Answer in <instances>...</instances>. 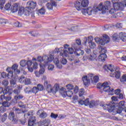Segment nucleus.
I'll return each mask as SVG.
<instances>
[{
  "label": "nucleus",
  "mask_w": 126,
  "mask_h": 126,
  "mask_svg": "<svg viewBox=\"0 0 126 126\" xmlns=\"http://www.w3.org/2000/svg\"><path fill=\"white\" fill-rule=\"evenodd\" d=\"M32 93H34V94H36V93H38V92H39V91L38 90L37 87H34L32 88Z\"/></svg>",
  "instance_id": "obj_44"
},
{
  "label": "nucleus",
  "mask_w": 126,
  "mask_h": 126,
  "mask_svg": "<svg viewBox=\"0 0 126 126\" xmlns=\"http://www.w3.org/2000/svg\"><path fill=\"white\" fill-rule=\"evenodd\" d=\"M73 52H74V50H73V48H69L68 49V50L66 49H64L63 47H61L60 48H56L54 51V54H58V53H60V55L62 57H68V54H70V55H72L73 54Z\"/></svg>",
  "instance_id": "obj_3"
},
{
  "label": "nucleus",
  "mask_w": 126,
  "mask_h": 126,
  "mask_svg": "<svg viewBox=\"0 0 126 126\" xmlns=\"http://www.w3.org/2000/svg\"><path fill=\"white\" fill-rule=\"evenodd\" d=\"M6 71H8V74L7 75L8 78H12V76H13V71L10 70V67H8L6 69Z\"/></svg>",
  "instance_id": "obj_21"
},
{
  "label": "nucleus",
  "mask_w": 126,
  "mask_h": 126,
  "mask_svg": "<svg viewBox=\"0 0 126 126\" xmlns=\"http://www.w3.org/2000/svg\"><path fill=\"white\" fill-rule=\"evenodd\" d=\"M58 117H59V115L55 114L54 113H51V114L50 115V117L52 119H54L55 120H56V119H57V118H58Z\"/></svg>",
  "instance_id": "obj_47"
},
{
  "label": "nucleus",
  "mask_w": 126,
  "mask_h": 126,
  "mask_svg": "<svg viewBox=\"0 0 126 126\" xmlns=\"http://www.w3.org/2000/svg\"><path fill=\"white\" fill-rule=\"evenodd\" d=\"M118 1H119V0H112L115 9L123 10L125 8V4L123 3V1L119 3Z\"/></svg>",
  "instance_id": "obj_9"
},
{
  "label": "nucleus",
  "mask_w": 126,
  "mask_h": 126,
  "mask_svg": "<svg viewBox=\"0 0 126 126\" xmlns=\"http://www.w3.org/2000/svg\"><path fill=\"white\" fill-rule=\"evenodd\" d=\"M47 117H48V114L45 112H41L39 115V117L41 119H45V118H47Z\"/></svg>",
  "instance_id": "obj_36"
},
{
  "label": "nucleus",
  "mask_w": 126,
  "mask_h": 126,
  "mask_svg": "<svg viewBox=\"0 0 126 126\" xmlns=\"http://www.w3.org/2000/svg\"><path fill=\"white\" fill-rule=\"evenodd\" d=\"M97 88L98 89H103L104 92H114V89L111 88L109 86V83L107 82H104L102 84H97Z\"/></svg>",
  "instance_id": "obj_5"
},
{
  "label": "nucleus",
  "mask_w": 126,
  "mask_h": 126,
  "mask_svg": "<svg viewBox=\"0 0 126 126\" xmlns=\"http://www.w3.org/2000/svg\"><path fill=\"white\" fill-rule=\"evenodd\" d=\"M17 101H18V100H17L16 99H15V96H14V99H12L10 103V105H14L15 104H16L17 103Z\"/></svg>",
  "instance_id": "obj_46"
},
{
  "label": "nucleus",
  "mask_w": 126,
  "mask_h": 126,
  "mask_svg": "<svg viewBox=\"0 0 126 126\" xmlns=\"http://www.w3.org/2000/svg\"><path fill=\"white\" fill-rule=\"evenodd\" d=\"M46 11H45V9H44L43 7L41 8L39 10H38V12L40 13V14H45V12Z\"/></svg>",
  "instance_id": "obj_54"
},
{
  "label": "nucleus",
  "mask_w": 126,
  "mask_h": 126,
  "mask_svg": "<svg viewBox=\"0 0 126 126\" xmlns=\"http://www.w3.org/2000/svg\"><path fill=\"white\" fill-rule=\"evenodd\" d=\"M79 90V88L77 86H75V88H74V90H72L73 92H74V93L75 94H76L78 92V90Z\"/></svg>",
  "instance_id": "obj_56"
},
{
  "label": "nucleus",
  "mask_w": 126,
  "mask_h": 126,
  "mask_svg": "<svg viewBox=\"0 0 126 126\" xmlns=\"http://www.w3.org/2000/svg\"><path fill=\"white\" fill-rule=\"evenodd\" d=\"M19 3H14L13 4L11 8V10L13 13H14V12H16L17 10H18V9L19 8Z\"/></svg>",
  "instance_id": "obj_20"
},
{
  "label": "nucleus",
  "mask_w": 126,
  "mask_h": 126,
  "mask_svg": "<svg viewBox=\"0 0 126 126\" xmlns=\"http://www.w3.org/2000/svg\"><path fill=\"white\" fill-rule=\"evenodd\" d=\"M7 119V114L4 113L2 116H1V122L2 123H4L5 121H6Z\"/></svg>",
  "instance_id": "obj_37"
},
{
  "label": "nucleus",
  "mask_w": 126,
  "mask_h": 126,
  "mask_svg": "<svg viewBox=\"0 0 126 126\" xmlns=\"http://www.w3.org/2000/svg\"><path fill=\"white\" fill-rule=\"evenodd\" d=\"M74 6L78 11L81 10V3L79 1H76L74 2Z\"/></svg>",
  "instance_id": "obj_24"
},
{
  "label": "nucleus",
  "mask_w": 126,
  "mask_h": 126,
  "mask_svg": "<svg viewBox=\"0 0 126 126\" xmlns=\"http://www.w3.org/2000/svg\"><path fill=\"white\" fill-rule=\"evenodd\" d=\"M10 84L12 87H17L18 85L16 84V81L13 79H11L10 81Z\"/></svg>",
  "instance_id": "obj_32"
},
{
  "label": "nucleus",
  "mask_w": 126,
  "mask_h": 126,
  "mask_svg": "<svg viewBox=\"0 0 126 126\" xmlns=\"http://www.w3.org/2000/svg\"><path fill=\"white\" fill-rule=\"evenodd\" d=\"M72 47L75 50L74 55H75L76 57H80V56H83V54H84V51L79 49V45H78V44H77L74 42L72 43Z\"/></svg>",
  "instance_id": "obj_8"
},
{
  "label": "nucleus",
  "mask_w": 126,
  "mask_h": 126,
  "mask_svg": "<svg viewBox=\"0 0 126 126\" xmlns=\"http://www.w3.org/2000/svg\"><path fill=\"white\" fill-rule=\"evenodd\" d=\"M18 106L20 108H22V109H25V108H26V105L24 104L22 101L19 102Z\"/></svg>",
  "instance_id": "obj_38"
},
{
  "label": "nucleus",
  "mask_w": 126,
  "mask_h": 126,
  "mask_svg": "<svg viewBox=\"0 0 126 126\" xmlns=\"http://www.w3.org/2000/svg\"><path fill=\"white\" fill-rule=\"evenodd\" d=\"M122 112H123V107L120 106L119 107L117 110V113L118 114H121V113H122Z\"/></svg>",
  "instance_id": "obj_59"
},
{
  "label": "nucleus",
  "mask_w": 126,
  "mask_h": 126,
  "mask_svg": "<svg viewBox=\"0 0 126 126\" xmlns=\"http://www.w3.org/2000/svg\"><path fill=\"white\" fill-rule=\"evenodd\" d=\"M120 77H121V72L117 71L115 72V78H117V79H120Z\"/></svg>",
  "instance_id": "obj_45"
},
{
  "label": "nucleus",
  "mask_w": 126,
  "mask_h": 126,
  "mask_svg": "<svg viewBox=\"0 0 126 126\" xmlns=\"http://www.w3.org/2000/svg\"><path fill=\"white\" fill-rule=\"evenodd\" d=\"M24 91L25 92V93L26 94H28L31 93V88L30 87H26L25 89H24Z\"/></svg>",
  "instance_id": "obj_39"
},
{
  "label": "nucleus",
  "mask_w": 126,
  "mask_h": 126,
  "mask_svg": "<svg viewBox=\"0 0 126 126\" xmlns=\"http://www.w3.org/2000/svg\"><path fill=\"white\" fill-rule=\"evenodd\" d=\"M6 111V108L3 106L0 107V113H4Z\"/></svg>",
  "instance_id": "obj_58"
},
{
  "label": "nucleus",
  "mask_w": 126,
  "mask_h": 126,
  "mask_svg": "<svg viewBox=\"0 0 126 126\" xmlns=\"http://www.w3.org/2000/svg\"><path fill=\"white\" fill-rule=\"evenodd\" d=\"M103 69L106 71L109 70L111 72H113L115 71V70H116V69L112 66V64H109L108 66H107V65H105L103 66Z\"/></svg>",
  "instance_id": "obj_19"
},
{
  "label": "nucleus",
  "mask_w": 126,
  "mask_h": 126,
  "mask_svg": "<svg viewBox=\"0 0 126 126\" xmlns=\"http://www.w3.org/2000/svg\"><path fill=\"white\" fill-rule=\"evenodd\" d=\"M11 121H12V124H16L18 123V120L16 118H14Z\"/></svg>",
  "instance_id": "obj_60"
},
{
  "label": "nucleus",
  "mask_w": 126,
  "mask_h": 126,
  "mask_svg": "<svg viewBox=\"0 0 126 126\" xmlns=\"http://www.w3.org/2000/svg\"><path fill=\"white\" fill-rule=\"evenodd\" d=\"M15 117V115L14 114V112L13 111H11L9 113L8 115V119L10 121L12 120L13 119H14V117Z\"/></svg>",
  "instance_id": "obj_34"
},
{
  "label": "nucleus",
  "mask_w": 126,
  "mask_h": 126,
  "mask_svg": "<svg viewBox=\"0 0 126 126\" xmlns=\"http://www.w3.org/2000/svg\"><path fill=\"white\" fill-rule=\"evenodd\" d=\"M85 51L88 55H89V54H91V49L90 48H85Z\"/></svg>",
  "instance_id": "obj_64"
},
{
  "label": "nucleus",
  "mask_w": 126,
  "mask_h": 126,
  "mask_svg": "<svg viewBox=\"0 0 126 126\" xmlns=\"http://www.w3.org/2000/svg\"><path fill=\"white\" fill-rule=\"evenodd\" d=\"M99 106L100 107H103L104 110H108L109 113H112V112H115V107L114 104H111V103H109V104L106 105V106H105L104 102H101L99 103Z\"/></svg>",
  "instance_id": "obj_10"
},
{
  "label": "nucleus",
  "mask_w": 126,
  "mask_h": 126,
  "mask_svg": "<svg viewBox=\"0 0 126 126\" xmlns=\"http://www.w3.org/2000/svg\"><path fill=\"white\" fill-rule=\"evenodd\" d=\"M88 4H89V1L88 0H83L82 1L81 5L83 7L88 6Z\"/></svg>",
  "instance_id": "obj_30"
},
{
  "label": "nucleus",
  "mask_w": 126,
  "mask_h": 126,
  "mask_svg": "<svg viewBox=\"0 0 126 126\" xmlns=\"http://www.w3.org/2000/svg\"><path fill=\"white\" fill-rule=\"evenodd\" d=\"M57 5H58L57 2L54 0H51L50 3H47L46 4V6L49 10H53V7H56Z\"/></svg>",
  "instance_id": "obj_14"
},
{
  "label": "nucleus",
  "mask_w": 126,
  "mask_h": 126,
  "mask_svg": "<svg viewBox=\"0 0 126 126\" xmlns=\"http://www.w3.org/2000/svg\"><path fill=\"white\" fill-rule=\"evenodd\" d=\"M93 82L94 81V82L95 83H97V82H98V81H99V76H94L93 77Z\"/></svg>",
  "instance_id": "obj_50"
},
{
  "label": "nucleus",
  "mask_w": 126,
  "mask_h": 126,
  "mask_svg": "<svg viewBox=\"0 0 126 126\" xmlns=\"http://www.w3.org/2000/svg\"><path fill=\"white\" fill-rule=\"evenodd\" d=\"M44 86L46 87L47 91L48 93H53V94H56L59 90H60V86L58 84H56L54 86V88L53 89L52 85L49 84L48 81L45 80L44 83Z\"/></svg>",
  "instance_id": "obj_4"
},
{
  "label": "nucleus",
  "mask_w": 126,
  "mask_h": 126,
  "mask_svg": "<svg viewBox=\"0 0 126 126\" xmlns=\"http://www.w3.org/2000/svg\"><path fill=\"white\" fill-rule=\"evenodd\" d=\"M120 38L123 41L126 42V34L125 32H120L119 34Z\"/></svg>",
  "instance_id": "obj_25"
},
{
  "label": "nucleus",
  "mask_w": 126,
  "mask_h": 126,
  "mask_svg": "<svg viewBox=\"0 0 126 126\" xmlns=\"http://www.w3.org/2000/svg\"><path fill=\"white\" fill-rule=\"evenodd\" d=\"M17 67H18V65L16 64H14L11 68H10V69L12 71H14L17 69Z\"/></svg>",
  "instance_id": "obj_42"
},
{
  "label": "nucleus",
  "mask_w": 126,
  "mask_h": 126,
  "mask_svg": "<svg viewBox=\"0 0 126 126\" xmlns=\"http://www.w3.org/2000/svg\"><path fill=\"white\" fill-rule=\"evenodd\" d=\"M116 10H118L117 9H115V7L114 8H112L109 10V13H111V14H114L116 12Z\"/></svg>",
  "instance_id": "obj_61"
},
{
  "label": "nucleus",
  "mask_w": 126,
  "mask_h": 126,
  "mask_svg": "<svg viewBox=\"0 0 126 126\" xmlns=\"http://www.w3.org/2000/svg\"><path fill=\"white\" fill-rule=\"evenodd\" d=\"M4 3H5V1L4 0H0V9L3 8Z\"/></svg>",
  "instance_id": "obj_40"
},
{
  "label": "nucleus",
  "mask_w": 126,
  "mask_h": 126,
  "mask_svg": "<svg viewBox=\"0 0 126 126\" xmlns=\"http://www.w3.org/2000/svg\"><path fill=\"white\" fill-rule=\"evenodd\" d=\"M37 88L38 91H43V90H44V86L41 85V84L37 85Z\"/></svg>",
  "instance_id": "obj_41"
},
{
  "label": "nucleus",
  "mask_w": 126,
  "mask_h": 126,
  "mask_svg": "<svg viewBox=\"0 0 126 126\" xmlns=\"http://www.w3.org/2000/svg\"><path fill=\"white\" fill-rule=\"evenodd\" d=\"M31 83V80L29 78H27L25 80V85H29Z\"/></svg>",
  "instance_id": "obj_49"
},
{
  "label": "nucleus",
  "mask_w": 126,
  "mask_h": 126,
  "mask_svg": "<svg viewBox=\"0 0 126 126\" xmlns=\"http://www.w3.org/2000/svg\"><path fill=\"white\" fill-rule=\"evenodd\" d=\"M10 6H11L10 4L9 3H8L5 4L4 6V9L5 10H9V9H10Z\"/></svg>",
  "instance_id": "obj_51"
},
{
  "label": "nucleus",
  "mask_w": 126,
  "mask_h": 126,
  "mask_svg": "<svg viewBox=\"0 0 126 126\" xmlns=\"http://www.w3.org/2000/svg\"><path fill=\"white\" fill-rule=\"evenodd\" d=\"M54 68H55V66H54V65L52 64H50L48 65V69L49 70H53Z\"/></svg>",
  "instance_id": "obj_57"
},
{
  "label": "nucleus",
  "mask_w": 126,
  "mask_h": 126,
  "mask_svg": "<svg viewBox=\"0 0 126 126\" xmlns=\"http://www.w3.org/2000/svg\"><path fill=\"white\" fill-rule=\"evenodd\" d=\"M84 89H81L79 91V97H82V99H84V96H83V95H84Z\"/></svg>",
  "instance_id": "obj_33"
},
{
  "label": "nucleus",
  "mask_w": 126,
  "mask_h": 126,
  "mask_svg": "<svg viewBox=\"0 0 126 126\" xmlns=\"http://www.w3.org/2000/svg\"><path fill=\"white\" fill-rule=\"evenodd\" d=\"M93 74H90L89 75L88 77L87 76H85L82 77V79L83 81L84 85H88V83H90V81L93 82Z\"/></svg>",
  "instance_id": "obj_13"
},
{
  "label": "nucleus",
  "mask_w": 126,
  "mask_h": 126,
  "mask_svg": "<svg viewBox=\"0 0 126 126\" xmlns=\"http://www.w3.org/2000/svg\"><path fill=\"white\" fill-rule=\"evenodd\" d=\"M84 105H85V106H88V105H89V98H87L86 100H85L84 101Z\"/></svg>",
  "instance_id": "obj_63"
},
{
  "label": "nucleus",
  "mask_w": 126,
  "mask_h": 126,
  "mask_svg": "<svg viewBox=\"0 0 126 126\" xmlns=\"http://www.w3.org/2000/svg\"><path fill=\"white\" fill-rule=\"evenodd\" d=\"M88 60L92 62L93 61H95V57H94L92 55H90L88 57Z\"/></svg>",
  "instance_id": "obj_62"
},
{
  "label": "nucleus",
  "mask_w": 126,
  "mask_h": 126,
  "mask_svg": "<svg viewBox=\"0 0 126 126\" xmlns=\"http://www.w3.org/2000/svg\"><path fill=\"white\" fill-rule=\"evenodd\" d=\"M66 87L68 90H73L74 87L72 84H68L66 86Z\"/></svg>",
  "instance_id": "obj_48"
},
{
  "label": "nucleus",
  "mask_w": 126,
  "mask_h": 126,
  "mask_svg": "<svg viewBox=\"0 0 126 126\" xmlns=\"http://www.w3.org/2000/svg\"><path fill=\"white\" fill-rule=\"evenodd\" d=\"M13 111L15 113L16 115H19V114H22V113H24L22 110L18 108H16L15 107L13 108Z\"/></svg>",
  "instance_id": "obj_26"
},
{
  "label": "nucleus",
  "mask_w": 126,
  "mask_h": 126,
  "mask_svg": "<svg viewBox=\"0 0 126 126\" xmlns=\"http://www.w3.org/2000/svg\"><path fill=\"white\" fill-rule=\"evenodd\" d=\"M34 125H36V117L35 116L30 117L28 120V126H34Z\"/></svg>",
  "instance_id": "obj_16"
},
{
  "label": "nucleus",
  "mask_w": 126,
  "mask_h": 126,
  "mask_svg": "<svg viewBox=\"0 0 126 126\" xmlns=\"http://www.w3.org/2000/svg\"><path fill=\"white\" fill-rule=\"evenodd\" d=\"M1 98L7 102H8V101H10V100H11V96H10L9 94L6 96H5V94H1Z\"/></svg>",
  "instance_id": "obj_27"
},
{
  "label": "nucleus",
  "mask_w": 126,
  "mask_h": 126,
  "mask_svg": "<svg viewBox=\"0 0 126 126\" xmlns=\"http://www.w3.org/2000/svg\"><path fill=\"white\" fill-rule=\"evenodd\" d=\"M98 105H99L98 102L94 100H91L89 104L90 108H94V107H96V106H98Z\"/></svg>",
  "instance_id": "obj_22"
},
{
  "label": "nucleus",
  "mask_w": 126,
  "mask_h": 126,
  "mask_svg": "<svg viewBox=\"0 0 126 126\" xmlns=\"http://www.w3.org/2000/svg\"><path fill=\"white\" fill-rule=\"evenodd\" d=\"M60 93H61L63 98H65L66 96L71 98V97H72V95H73V92L72 90H68L65 91V89L63 88L60 89Z\"/></svg>",
  "instance_id": "obj_11"
},
{
  "label": "nucleus",
  "mask_w": 126,
  "mask_h": 126,
  "mask_svg": "<svg viewBox=\"0 0 126 126\" xmlns=\"http://www.w3.org/2000/svg\"><path fill=\"white\" fill-rule=\"evenodd\" d=\"M88 41V44L89 46L91 49H95L96 48V44L93 42V37L92 36H90L88 37V38L87 39V37H85L84 38V40L83 44L85 46H86V43H87V41Z\"/></svg>",
  "instance_id": "obj_7"
},
{
  "label": "nucleus",
  "mask_w": 126,
  "mask_h": 126,
  "mask_svg": "<svg viewBox=\"0 0 126 126\" xmlns=\"http://www.w3.org/2000/svg\"><path fill=\"white\" fill-rule=\"evenodd\" d=\"M54 58V56L52 55V54H50L49 56L44 55L42 57L38 56L37 59L33 58L32 61L21 60L20 63H42V62H44V63H49L53 62Z\"/></svg>",
  "instance_id": "obj_2"
},
{
  "label": "nucleus",
  "mask_w": 126,
  "mask_h": 126,
  "mask_svg": "<svg viewBox=\"0 0 126 126\" xmlns=\"http://www.w3.org/2000/svg\"><path fill=\"white\" fill-rule=\"evenodd\" d=\"M3 94L4 95H5V94L11 95V94H12V89H10L9 87H7L4 90Z\"/></svg>",
  "instance_id": "obj_23"
},
{
  "label": "nucleus",
  "mask_w": 126,
  "mask_h": 126,
  "mask_svg": "<svg viewBox=\"0 0 126 126\" xmlns=\"http://www.w3.org/2000/svg\"><path fill=\"white\" fill-rule=\"evenodd\" d=\"M98 6L100 11H102V13H106V11L109 10L111 7V2L110 1H106L104 6L103 3H100Z\"/></svg>",
  "instance_id": "obj_6"
},
{
  "label": "nucleus",
  "mask_w": 126,
  "mask_h": 126,
  "mask_svg": "<svg viewBox=\"0 0 126 126\" xmlns=\"http://www.w3.org/2000/svg\"><path fill=\"white\" fill-rule=\"evenodd\" d=\"M14 97L16 100H18V101H20V100H22V99L24 98V95L22 94H19L15 95Z\"/></svg>",
  "instance_id": "obj_29"
},
{
  "label": "nucleus",
  "mask_w": 126,
  "mask_h": 126,
  "mask_svg": "<svg viewBox=\"0 0 126 126\" xmlns=\"http://www.w3.org/2000/svg\"><path fill=\"white\" fill-rule=\"evenodd\" d=\"M121 82H126V74H124L122 76V78L120 79Z\"/></svg>",
  "instance_id": "obj_53"
},
{
  "label": "nucleus",
  "mask_w": 126,
  "mask_h": 126,
  "mask_svg": "<svg viewBox=\"0 0 126 126\" xmlns=\"http://www.w3.org/2000/svg\"><path fill=\"white\" fill-rule=\"evenodd\" d=\"M99 10L98 6H94V8L92 7H89L87 9H83L82 11L85 13H87L88 15H92V12H97Z\"/></svg>",
  "instance_id": "obj_12"
},
{
  "label": "nucleus",
  "mask_w": 126,
  "mask_h": 126,
  "mask_svg": "<svg viewBox=\"0 0 126 126\" xmlns=\"http://www.w3.org/2000/svg\"><path fill=\"white\" fill-rule=\"evenodd\" d=\"M17 89H15L13 91V93L15 94V95H18L19 94H20L21 93V89H22V85H19L18 86H17L16 87Z\"/></svg>",
  "instance_id": "obj_18"
},
{
  "label": "nucleus",
  "mask_w": 126,
  "mask_h": 126,
  "mask_svg": "<svg viewBox=\"0 0 126 126\" xmlns=\"http://www.w3.org/2000/svg\"><path fill=\"white\" fill-rule=\"evenodd\" d=\"M27 68L30 72H33L34 69L38 68V63L27 64Z\"/></svg>",
  "instance_id": "obj_15"
},
{
  "label": "nucleus",
  "mask_w": 126,
  "mask_h": 126,
  "mask_svg": "<svg viewBox=\"0 0 126 126\" xmlns=\"http://www.w3.org/2000/svg\"><path fill=\"white\" fill-rule=\"evenodd\" d=\"M27 7L31 9H34L37 5V3L36 2H33V1H30L27 3Z\"/></svg>",
  "instance_id": "obj_17"
},
{
  "label": "nucleus",
  "mask_w": 126,
  "mask_h": 126,
  "mask_svg": "<svg viewBox=\"0 0 126 126\" xmlns=\"http://www.w3.org/2000/svg\"><path fill=\"white\" fill-rule=\"evenodd\" d=\"M31 11V9L27 7L26 8L24 9V14L26 15V16H29V15L30 14Z\"/></svg>",
  "instance_id": "obj_28"
},
{
  "label": "nucleus",
  "mask_w": 126,
  "mask_h": 126,
  "mask_svg": "<svg viewBox=\"0 0 126 126\" xmlns=\"http://www.w3.org/2000/svg\"><path fill=\"white\" fill-rule=\"evenodd\" d=\"M39 65L40 66V69L38 71V73H39V74H43L44 72H45V68L43 66V63H40Z\"/></svg>",
  "instance_id": "obj_31"
},
{
  "label": "nucleus",
  "mask_w": 126,
  "mask_h": 126,
  "mask_svg": "<svg viewBox=\"0 0 126 126\" xmlns=\"http://www.w3.org/2000/svg\"><path fill=\"white\" fill-rule=\"evenodd\" d=\"M2 106H3L4 108H8V107L10 106V102L6 101H3V103H2Z\"/></svg>",
  "instance_id": "obj_35"
},
{
  "label": "nucleus",
  "mask_w": 126,
  "mask_h": 126,
  "mask_svg": "<svg viewBox=\"0 0 126 126\" xmlns=\"http://www.w3.org/2000/svg\"><path fill=\"white\" fill-rule=\"evenodd\" d=\"M94 40L96 43L99 44L98 48L100 50V51H99V54H100V55L98 57L99 59V61L104 63L105 59L107 58V55L106 54V53H107V49H106V47L102 46H104L105 44H108V43L110 42V38L108 35L103 34L102 38L95 37L94 38Z\"/></svg>",
  "instance_id": "obj_1"
},
{
  "label": "nucleus",
  "mask_w": 126,
  "mask_h": 126,
  "mask_svg": "<svg viewBox=\"0 0 126 126\" xmlns=\"http://www.w3.org/2000/svg\"><path fill=\"white\" fill-rule=\"evenodd\" d=\"M19 81L21 83H23V82H24V81H25V77H24L23 76H21L20 77V78L19 79Z\"/></svg>",
  "instance_id": "obj_52"
},
{
  "label": "nucleus",
  "mask_w": 126,
  "mask_h": 126,
  "mask_svg": "<svg viewBox=\"0 0 126 126\" xmlns=\"http://www.w3.org/2000/svg\"><path fill=\"white\" fill-rule=\"evenodd\" d=\"M8 81L7 80H3L2 81L1 84L3 85V86H4V87H6L7 85H8Z\"/></svg>",
  "instance_id": "obj_43"
},
{
  "label": "nucleus",
  "mask_w": 126,
  "mask_h": 126,
  "mask_svg": "<svg viewBox=\"0 0 126 126\" xmlns=\"http://www.w3.org/2000/svg\"><path fill=\"white\" fill-rule=\"evenodd\" d=\"M14 26L15 27H21V23L19 22H16L14 23Z\"/></svg>",
  "instance_id": "obj_55"
}]
</instances>
